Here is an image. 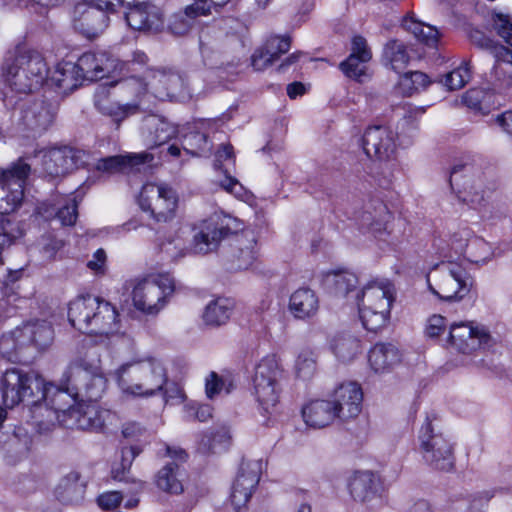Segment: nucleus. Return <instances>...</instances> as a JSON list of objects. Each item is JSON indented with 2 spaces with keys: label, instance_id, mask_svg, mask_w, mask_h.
I'll use <instances>...</instances> for the list:
<instances>
[{
  "label": "nucleus",
  "instance_id": "nucleus-52",
  "mask_svg": "<svg viewBox=\"0 0 512 512\" xmlns=\"http://www.w3.org/2000/svg\"><path fill=\"white\" fill-rule=\"evenodd\" d=\"M471 78L469 62H463L458 68L444 75L441 82L449 90L462 88Z\"/></svg>",
  "mask_w": 512,
  "mask_h": 512
},
{
  "label": "nucleus",
  "instance_id": "nucleus-50",
  "mask_svg": "<svg viewBox=\"0 0 512 512\" xmlns=\"http://www.w3.org/2000/svg\"><path fill=\"white\" fill-rule=\"evenodd\" d=\"M142 452V447L138 445H130L124 447L121 451L120 466L113 467L112 476L115 480L128 482L126 474L132 465L133 460Z\"/></svg>",
  "mask_w": 512,
  "mask_h": 512
},
{
  "label": "nucleus",
  "instance_id": "nucleus-10",
  "mask_svg": "<svg viewBox=\"0 0 512 512\" xmlns=\"http://www.w3.org/2000/svg\"><path fill=\"white\" fill-rule=\"evenodd\" d=\"M56 107L46 99L24 103L14 114L15 134L25 138H37L53 124Z\"/></svg>",
  "mask_w": 512,
  "mask_h": 512
},
{
  "label": "nucleus",
  "instance_id": "nucleus-13",
  "mask_svg": "<svg viewBox=\"0 0 512 512\" xmlns=\"http://www.w3.org/2000/svg\"><path fill=\"white\" fill-rule=\"evenodd\" d=\"M54 339V330L50 322L35 320L25 322L4 334L1 345L4 349L21 350L33 346L42 350L51 345Z\"/></svg>",
  "mask_w": 512,
  "mask_h": 512
},
{
  "label": "nucleus",
  "instance_id": "nucleus-58",
  "mask_svg": "<svg viewBox=\"0 0 512 512\" xmlns=\"http://www.w3.org/2000/svg\"><path fill=\"white\" fill-rule=\"evenodd\" d=\"M473 236L474 233L469 228L465 227L457 230L451 235L449 240L451 250H453L457 255L465 256L469 242Z\"/></svg>",
  "mask_w": 512,
  "mask_h": 512
},
{
  "label": "nucleus",
  "instance_id": "nucleus-41",
  "mask_svg": "<svg viewBox=\"0 0 512 512\" xmlns=\"http://www.w3.org/2000/svg\"><path fill=\"white\" fill-rule=\"evenodd\" d=\"M179 196L171 187L162 185V222L170 224V228L177 233L179 230Z\"/></svg>",
  "mask_w": 512,
  "mask_h": 512
},
{
  "label": "nucleus",
  "instance_id": "nucleus-31",
  "mask_svg": "<svg viewBox=\"0 0 512 512\" xmlns=\"http://www.w3.org/2000/svg\"><path fill=\"white\" fill-rule=\"evenodd\" d=\"M43 214L46 217L54 215L63 226L74 225L78 216L75 196H57L49 203H44Z\"/></svg>",
  "mask_w": 512,
  "mask_h": 512
},
{
  "label": "nucleus",
  "instance_id": "nucleus-29",
  "mask_svg": "<svg viewBox=\"0 0 512 512\" xmlns=\"http://www.w3.org/2000/svg\"><path fill=\"white\" fill-rule=\"evenodd\" d=\"M257 241L253 234L237 235L231 248L232 269H248L256 260Z\"/></svg>",
  "mask_w": 512,
  "mask_h": 512
},
{
  "label": "nucleus",
  "instance_id": "nucleus-27",
  "mask_svg": "<svg viewBox=\"0 0 512 512\" xmlns=\"http://www.w3.org/2000/svg\"><path fill=\"white\" fill-rule=\"evenodd\" d=\"M357 284L358 277L346 270L328 272L323 278V285L330 294L353 302L358 293L356 292Z\"/></svg>",
  "mask_w": 512,
  "mask_h": 512
},
{
  "label": "nucleus",
  "instance_id": "nucleus-40",
  "mask_svg": "<svg viewBox=\"0 0 512 512\" xmlns=\"http://www.w3.org/2000/svg\"><path fill=\"white\" fill-rule=\"evenodd\" d=\"M494 495V490H484L454 499L450 505V512H482L480 508L486 505Z\"/></svg>",
  "mask_w": 512,
  "mask_h": 512
},
{
  "label": "nucleus",
  "instance_id": "nucleus-37",
  "mask_svg": "<svg viewBox=\"0 0 512 512\" xmlns=\"http://www.w3.org/2000/svg\"><path fill=\"white\" fill-rule=\"evenodd\" d=\"M162 88L166 91V98L171 102H181L191 97L186 79L178 71L162 69Z\"/></svg>",
  "mask_w": 512,
  "mask_h": 512
},
{
  "label": "nucleus",
  "instance_id": "nucleus-51",
  "mask_svg": "<svg viewBox=\"0 0 512 512\" xmlns=\"http://www.w3.org/2000/svg\"><path fill=\"white\" fill-rule=\"evenodd\" d=\"M162 398L166 405H179L186 400V394L177 380H171L165 376L162 381Z\"/></svg>",
  "mask_w": 512,
  "mask_h": 512
},
{
  "label": "nucleus",
  "instance_id": "nucleus-38",
  "mask_svg": "<svg viewBox=\"0 0 512 512\" xmlns=\"http://www.w3.org/2000/svg\"><path fill=\"white\" fill-rule=\"evenodd\" d=\"M109 90L106 87H99L94 95V104L103 114L113 116L116 120H121L129 114L135 113L136 105H119L112 103L108 99Z\"/></svg>",
  "mask_w": 512,
  "mask_h": 512
},
{
  "label": "nucleus",
  "instance_id": "nucleus-33",
  "mask_svg": "<svg viewBox=\"0 0 512 512\" xmlns=\"http://www.w3.org/2000/svg\"><path fill=\"white\" fill-rule=\"evenodd\" d=\"M400 360L398 348L391 343H376L368 354L369 364L376 373L389 371Z\"/></svg>",
  "mask_w": 512,
  "mask_h": 512
},
{
  "label": "nucleus",
  "instance_id": "nucleus-14",
  "mask_svg": "<svg viewBox=\"0 0 512 512\" xmlns=\"http://www.w3.org/2000/svg\"><path fill=\"white\" fill-rule=\"evenodd\" d=\"M442 274L439 289L429 285L430 291L439 299L459 302L468 296L474 287V278L460 265L451 261L437 265Z\"/></svg>",
  "mask_w": 512,
  "mask_h": 512
},
{
  "label": "nucleus",
  "instance_id": "nucleus-25",
  "mask_svg": "<svg viewBox=\"0 0 512 512\" xmlns=\"http://www.w3.org/2000/svg\"><path fill=\"white\" fill-rule=\"evenodd\" d=\"M210 14V7L206 5V1L195 0L194 3L186 6L183 12H177L170 17L167 29L173 35L184 36L192 28L195 18Z\"/></svg>",
  "mask_w": 512,
  "mask_h": 512
},
{
  "label": "nucleus",
  "instance_id": "nucleus-54",
  "mask_svg": "<svg viewBox=\"0 0 512 512\" xmlns=\"http://www.w3.org/2000/svg\"><path fill=\"white\" fill-rule=\"evenodd\" d=\"M489 53L494 58V66L492 72L494 73L495 77L501 78L506 74V72L501 71L503 64H507L512 68V50L504 45L495 44L494 46L490 47Z\"/></svg>",
  "mask_w": 512,
  "mask_h": 512
},
{
  "label": "nucleus",
  "instance_id": "nucleus-36",
  "mask_svg": "<svg viewBox=\"0 0 512 512\" xmlns=\"http://www.w3.org/2000/svg\"><path fill=\"white\" fill-rule=\"evenodd\" d=\"M132 369V373L135 376H139L141 374H153V369L151 367L150 363H136V364H125L122 365L118 370V382L122 390L126 393H130L135 396H151L153 395L157 390H160V385H156L154 388H146L144 389V384H135V385H128L124 374L127 372L128 369Z\"/></svg>",
  "mask_w": 512,
  "mask_h": 512
},
{
  "label": "nucleus",
  "instance_id": "nucleus-57",
  "mask_svg": "<svg viewBox=\"0 0 512 512\" xmlns=\"http://www.w3.org/2000/svg\"><path fill=\"white\" fill-rule=\"evenodd\" d=\"M291 39L288 36H271L265 43L263 49L276 61L282 54L289 51Z\"/></svg>",
  "mask_w": 512,
  "mask_h": 512
},
{
  "label": "nucleus",
  "instance_id": "nucleus-28",
  "mask_svg": "<svg viewBox=\"0 0 512 512\" xmlns=\"http://www.w3.org/2000/svg\"><path fill=\"white\" fill-rule=\"evenodd\" d=\"M379 479L370 471L356 472L349 481L351 496L363 503L378 499Z\"/></svg>",
  "mask_w": 512,
  "mask_h": 512
},
{
  "label": "nucleus",
  "instance_id": "nucleus-20",
  "mask_svg": "<svg viewBox=\"0 0 512 512\" xmlns=\"http://www.w3.org/2000/svg\"><path fill=\"white\" fill-rule=\"evenodd\" d=\"M362 146L369 158L389 161L396 150L395 134L387 126H370L363 134Z\"/></svg>",
  "mask_w": 512,
  "mask_h": 512
},
{
  "label": "nucleus",
  "instance_id": "nucleus-34",
  "mask_svg": "<svg viewBox=\"0 0 512 512\" xmlns=\"http://www.w3.org/2000/svg\"><path fill=\"white\" fill-rule=\"evenodd\" d=\"M333 404L328 400H315L302 409V416L305 423L313 428L328 426L337 418Z\"/></svg>",
  "mask_w": 512,
  "mask_h": 512
},
{
  "label": "nucleus",
  "instance_id": "nucleus-3",
  "mask_svg": "<svg viewBox=\"0 0 512 512\" xmlns=\"http://www.w3.org/2000/svg\"><path fill=\"white\" fill-rule=\"evenodd\" d=\"M493 170L485 169L480 158L467 159L453 166L449 182L459 200L473 209L487 202L488 193L496 188Z\"/></svg>",
  "mask_w": 512,
  "mask_h": 512
},
{
  "label": "nucleus",
  "instance_id": "nucleus-49",
  "mask_svg": "<svg viewBox=\"0 0 512 512\" xmlns=\"http://www.w3.org/2000/svg\"><path fill=\"white\" fill-rule=\"evenodd\" d=\"M160 198V185L157 183L148 182L145 183L142 187V190L139 195V205L140 208L147 212L149 217L154 220L155 223L158 222V217L152 208L153 203L157 202Z\"/></svg>",
  "mask_w": 512,
  "mask_h": 512
},
{
  "label": "nucleus",
  "instance_id": "nucleus-42",
  "mask_svg": "<svg viewBox=\"0 0 512 512\" xmlns=\"http://www.w3.org/2000/svg\"><path fill=\"white\" fill-rule=\"evenodd\" d=\"M331 348L338 360L352 361L360 349V341L351 334H340L334 337Z\"/></svg>",
  "mask_w": 512,
  "mask_h": 512
},
{
  "label": "nucleus",
  "instance_id": "nucleus-44",
  "mask_svg": "<svg viewBox=\"0 0 512 512\" xmlns=\"http://www.w3.org/2000/svg\"><path fill=\"white\" fill-rule=\"evenodd\" d=\"M495 256L492 246L482 237L473 236L469 242L465 258L475 264H486Z\"/></svg>",
  "mask_w": 512,
  "mask_h": 512
},
{
  "label": "nucleus",
  "instance_id": "nucleus-9",
  "mask_svg": "<svg viewBox=\"0 0 512 512\" xmlns=\"http://www.w3.org/2000/svg\"><path fill=\"white\" fill-rule=\"evenodd\" d=\"M44 379L38 373L18 368L5 371L1 379L2 400L6 408L27 402L35 409Z\"/></svg>",
  "mask_w": 512,
  "mask_h": 512
},
{
  "label": "nucleus",
  "instance_id": "nucleus-23",
  "mask_svg": "<svg viewBox=\"0 0 512 512\" xmlns=\"http://www.w3.org/2000/svg\"><path fill=\"white\" fill-rule=\"evenodd\" d=\"M111 417V412L96 402H79L77 409L71 410V420L82 430L100 431Z\"/></svg>",
  "mask_w": 512,
  "mask_h": 512
},
{
  "label": "nucleus",
  "instance_id": "nucleus-15",
  "mask_svg": "<svg viewBox=\"0 0 512 512\" xmlns=\"http://www.w3.org/2000/svg\"><path fill=\"white\" fill-rule=\"evenodd\" d=\"M448 342L460 353L470 354L478 349L490 348L494 339L485 325L461 321L450 325Z\"/></svg>",
  "mask_w": 512,
  "mask_h": 512
},
{
  "label": "nucleus",
  "instance_id": "nucleus-5",
  "mask_svg": "<svg viewBox=\"0 0 512 512\" xmlns=\"http://www.w3.org/2000/svg\"><path fill=\"white\" fill-rule=\"evenodd\" d=\"M48 68L42 55L34 50L19 48L15 57L6 60L2 77L11 90L28 93L38 89L47 79Z\"/></svg>",
  "mask_w": 512,
  "mask_h": 512
},
{
  "label": "nucleus",
  "instance_id": "nucleus-21",
  "mask_svg": "<svg viewBox=\"0 0 512 512\" xmlns=\"http://www.w3.org/2000/svg\"><path fill=\"white\" fill-rule=\"evenodd\" d=\"M155 156L149 151L126 153L101 158L96 169L107 173H135L153 167Z\"/></svg>",
  "mask_w": 512,
  "mask_h": 512
},
{
  "label": "nucleus",
  "instance_id": "nucleus-1",
  "mask_svg": "<svg viewBox=\"0 0 512 512\" xmlns=\"http://www.w3.org/2000/svg\"><path fill=\"white\" fill-rule=\"evenodd\" d=\"M30 171L31 166L24 157L8 169L0 170V265L3 264V252L23 235L20 224L6 215L21 205Z\"/></svg>",
  "mask_w": 512,
  "mask_h": 512
},
{
  "label": "nucleus",
  "instance_id": "nucleus-11",
  "mask_svg": "<svg viewBox=\"0 0 512 512\" xmlns=\"http://www.w3.org/2000/svg\"><path fill=\"white\" fill-rule=\"evenodd\" d=\"M113 7L114 4L107 0H81L73 10L74 29L87 38L97 37L108 27V12Z\"/></svg>",
  "mask_w": 512,
  "mask_h": 512
},
{
  "label": "nucleus",
  "instance_id": "nucleus-19",
  "mask_svg": "<svg viewBox=\"0 0 512 512\" xmlns=\"http://www.w3.org/2000/svg\"><path fill=\"white\" fill-rule=\"evenodd\" d=\"M261 475V462H242L236 480L233 483L230 500L236 512H242L252 496Z\"/></svg>",
  "mask_w": 512,
  "mask_h": 512
},
{
  "label": "nucleus",
  "instance_id": "nucleus-56",
  "mask_svg": "<svg viewBox=\"0 0 512 512\" xmlns=\"http://www.w3.org/2000/svg\"><path fill=\"white\" fill-rule=\"evenodd\" d=\"M122 435L125 439L135 442L134 445L141 446L142 449L150 442V434L139 423L128 422L122 427Z\"/></svg>",
  "mask_w": 512,
  "mask_h": 512
},
{
  "label": "nucleus",
  "instance_id": "nucleus-48",
  "mask_svg": "<svg viewBox=\"0 0 512 512\" xmlns=\"http://www.w3.org/2000/svg\"><path fill=\"white\" fill-rule=\"evenodd\" d=\"M229 438V432L225 427L219 429L209 428L198 435L197 451L201 454L211 453L216 442H222Z\"/></svg>",
  "mask_w": 512,
  "mask_h": 512
},
{
  "label": "nucleus",
  "instance_id": "nucleus-4",
  "mask_svg": "<svg viewBox=\"0 0 512 512\" xmlns=\"http://www.w3.org/2000/svg\"><path fill=\"white\" fill-rule=\"evenodd\" d=\"M78 400L76 391L71 384L66 383L64 376L60 386L46 383L44 380L39 402L35 409H32L33 425L39 433L49 431L57 423L68 425L65 417L71 419V410L77 409Z\"/></svg>",
  "mask_w": 512,
  "mask_h": 512
},
{
  "label": "nucleus",
  "instance_id": "nucleus-26",
  "mask_svg": "<svg viewBox=\"0 0 512 512\" xmlns=\"http://www.w3.org/2000/svg\"><path fill=\"white\" fill-rule=\"evenodd\" d=\"M81 74L83 81H96L102 79L113 68L112 61L106 52H87L74 63Z\"/></svg>",
  "mask_w": 512,
  "mask_h": 512
},
{
  "label": "nucleus",
  "instance_id": "nucleus-61",
  "mask_svg": "<svg viewBox=\"0 0 512 512\" xmlns=\"http://www.w3.org/2000/svg\"><path fill=\"white\" fill-rule=\"evenodd\" d=\"M295 369L298 377L309 379L316 369V364L312 357L303 353L297 357Z\"/></svg>",
  "mask_w": 512,
  "mask_h": 512
},
{
  "label": "nucleus",
  "instance_id": "nucleus-60",
  "mask_svg": "<svg viewBox=\"0 0 512 512\" xmlns=\"http://www.w3.org/2000/svg\"><path fill=\"white\" fill-rule=\"evenodd\" d=\"M386 210V206L380 203L377 216L365 211L361 217V227L372 232H380L383 224L382 214H386Z\"/></svg>",
  "mask_w": 512,
  "mask_h": 512
},
{
  "label": "nucleus",
  "instance_id": "nucleus-6",
  "mask_svg": "<svg viewBox=\"0 0 512 512\" xmlns=\"http://www.w3.org/2000/svg\"><path fill=\"white\" fill-rule=\"evenodd\" d=\"M65 381L72 385L80 402H96L106 389V379L100 372V355L96 348L74 358L64 372Z\"/></svg>",
  "mask_w": 512,
  "mask_h": 512
},
{
  "label": "nucleus",
  "instance_id": "nucleus-22",
  "mask_svg": "<svg viewBox=\"0 0 512 512\" xmlns=\"http://www.w3.org/2000/svg\"><path fill=\"white\" fill-rule=\"evenodd\" d=\"M363 392L354 382L342 383L335 390L330 401L337 412V418L347 421L357 417L362 409Z\"/></svg>",
  "mask_w": 512,
  "mask_h": 512
},
{
  "label": "nucleus",
  "instance_id": "nucleus-43",
  "mask_svg": "<svg viewBox=\"0 0 512 512\" xmlns=\"http://www.w3.org/2000/svg\"><path fill=\"white\" fill-rule=\"evenodd\" d=\"M383 57L387 60L392 69L400 73L409 63L410 56L406 46L399 40H389L384 46Z\"/></svg>",
  "mask_w": 512,
  "mask_h": 512
},
{
  "label": "nucleus",
  "instance_id": "nucleus-17",
  "mask_svg": "<svg viewBox=\"0 0 512 512\" xmlns=\"http://www.w3.org/2000/svg\"><path fill=\"white\" fill-rule=\"evenodd\" d=\"M232 221L231 217L217 213L202 221L193 237L195 252L207 254L215 251L221 241L232 234Z\"/></svg>",
  "mask_w": 512,
  "mask_h": 512
},
{
  "label": "nucleus",
  "instance_id": "nucleus-63",
  "mask_svg": "<svg viewBox=\"0 0 512 512\" xmlns=\"http://www.w3.org/2000/svg\"><path fill=\"white\" fill-rule=\"evenodd\" d=\"M350 55H354V57H358L362 60H371L372 52L368 47L367 41L364 37L360 35L353 37Z\"/></svg>",
  "mask_w": 512,
  "mask_h": 512
},
{
  "label": "nucleus",
  "instance_id": "nucleus-45",
  "mask_svg": "<svg viewBox=\"0 0 512 512\" xmlns=\"http://www.w3.org/2000/svg\"><path fill=\"white\" fill-rule=\"evenodd\" d=\"M403 27L407 31H410L419 41L423 42L425 45L430 47L436 46L439 39V32L435 27L426 25L408 17L404 18Z\"/></svg>",
  "mask_w": 512,
  "mask_h": 512
},
{
  "label": "nucleus",
  "instance_id": "nucleus-47",
  "mask_svg": "<svg viewBox=\"0 0 512 512\" xmlns=\"http://www.w3.org/2000/svg\"><path fill=\"white\" fill-rule=\"evenodd\" d=\"M429 77L420 71L406 72L400 76L398 86L404 95H412L420 89H425L429 85Z\"/></svg>",
  "mask_w": 512,
  "mask_h": 512
},
{
  "label": "nucleus",
  "instance_id": "nucleus-8",
  "mask_svg": "<svg viewBox=\"0 0 512 512\" xmlns=\"http://www.w3.org/2000/svg\"><path fill=\"white\" fill-rule=\"evenodd\" d=\"M434 420L427 416L418 432L419 451L431 469L451 472L455 468L454 444Z\"/></svg>",
  "mask_w": 512,
  "mask_h": 512
},
{
  "label": "nucleus",
  "instance_id": "nucleus-55",
  "mask_svg": "<svg viewBox=\"0 0 512 512\" xmlns=\"http://www.w3.org/2000/svg\"><path fill=\"white\" fill-rule=\"evenodd\" d=\"M369 61L349 55L346 60L340 63L339 68L345 76L361 81V78L366 74V64Z\"/></svg>",
  "mask_w": 512,
  "mask_h": 512
},
{
  "label": "nucleus",
  "instance_id": "nucleus-16",
  "mask_svg": "<svg viewBox=\"0 0 512 512\" xmlns=\"http://www.w3.org/2000/svg\"><path fill=\"white\" fill-rule=\"evenodd\" d=\"M189 458L185 449L176 445L165 444V459L162 467V492L169 495H181L187 482V472L184 464Z\"/></svg>",
  "mask_w": 512,
  "mask_h": 512
},
{
  "label": "nucleus",
  "instance_id": "nucleus-2",
  "mask_svg": "<svg viewBox=\"0 0 512 512\" xmlns=\"http://www.w3.org/2000/svg\"><path fill=\"white\" fill-rule=\"evenodd\" d=\"M68 320L78 331L109 337L120 331L116 308L99 297L87 295L71 301Z\"/></svg>",
  "mask_w": 512,
  "mask_h": 512
},
{
  "label": "nucleus",
  "instance_id": "nucleus-53",
  "mask_svg": "<svg viewBox=\"0 0 512 512\" xmlns=\"http://www.w3.org/2000/svg\"><path fill=\"white\" fill-rule=\"evenodd\" d=\"M127 24L134 30H151L152 24L147 12V4L144 7L136 6L131 8L126 14Z\"/></svg>",
  "mask_w": 512,
  "mask_h": 512
},
{
  "label": "nucleus",
  "instance_id": "nucleus-59",
  "mask_svg": "<svg viewBox=\"0 0 512 512\" xmlns=\"http://www.w3.org/2000/svg\"><path fill=\"white\" fill-rule=\"evenodd\" d=\"M491 21L493 29L508 44V40H512V21L510 16L503 13H493Z\"/></svg>",
  "mask_w": 512,
  "mask_h": 512
},
{
  "label": "nucleus",
  "instance_id": "nucleus-32",
  "mask_svg": "<svg viewBox=\"0 0 512 512\" xmlns=\"http://www.w3.org/2000/svg\"><path fill=\"white\" fill-rule=\"evenodd\" d=\"M50 81L62 93L67 94L78 88L83 82V74L79 72L74 62L58 63L50 76Z\"/></svg>",
  "mask_w": 512,
  "mask_h": 512
},
{
  "label": "nucleus",
  "instance_id": "nucleus-12",
  "mask_svg": "<svg viewBox=\"0 0 512 512\" xmlns=\"http://www.w3.org/2000/svg\"><path fill=\"white\" fill-rule=\"evenodd\" d=\"M281 377L282 370L275 356L263 358L255 368L254 391L259 405L266 413H272L279 402Z\"/></svg>",
  "mask_w": 512,
  "mask_h": 512
},
{
  "label": "nucleus",
  "instance_id": "nucleus-62",
  "mask_svg": "<svg viewBox=\"0 0 512 512\" xmlns=\"http://www.w3.org/2000/svg\"><path fill=\"white\" fill-rule=\"evenodd\" d=\"M446 318L441 315L431 316L425 328V334L430 339H437L446 330Z\"/></svg>",
  "mask_w": 512,
  "mask_h": 512
},
{
  "label": "nucleus",
  "instance_id": "nucleus-24",
  "mask_svg": "<svg viewBox=\"0 0 512 512\" xmlns=\"http://www.w3.org/2000/svg\"><path fill=\"white\" fill-rule=\"evenodd\" d=\"M87 483L80 473L71 471L63 476L54 489L56 499L65 505H80L86 494Z\"/></svg>",
  "mask_w": 512,
  "mask_h": 512
},
{
  "label": "nucleus",
  "instance_id": "nucleus-30",
  "mask_svg": "<svg viewBox=\"0 0 512 512\" xmlns=\"http://www.w3.org/2000/svg\"><path fill=\"white\" fill-rule=\"evenodd\" d=\"M160 302V284L155 280L144 279L133 289L134 306L143 312L156 313Z\"/></svg>",
  "mask_w": 512,
  "mask_h": 512
},
{
  "label": "nucleus",
  "instance_id": "nucleus-46",
  "mask_svg": "<svg viewBox=\"0 0 512 512\" xmlns=\"http://www.w3.org/2000/svg\"><path fill=\"white\" fill-rule=\"evenodd\" d=\"M181 147L192 156H202L208 154L211 150L207 135L198 131H191L183 135Z\"/></svg>",
  "mask_w": 512,
  "mask_h": 512
},
{
  "label": "nucleus",
  "instance_id": "nucleus-7",
  "mask_svg": "<svg viewBox=\"0 0 512 512\" xmlns=\"http://www.w3.org/2000/svg\"><path fill=\"white\" fill-rule=\"evenodd\" d=\"M393 300L394 287L388 281L370 282L355 295L354 302L366 330L377 332L387 324Z\"/></svg>",
  "mask_w": 512,
  "mask_h": 512
},
{
  "label": "nucleus",
  "instance_id": "nucleus-39",
  "mask_svg": "<svg viewBox=\"0 0 512 512\" xmlns=\"http://www.w3.org/2000/svg\"><path fill=\"white\" fill-rule=\"evenodd\" d=\"M232 312L228 299L218 298L205 307L202 318L206 325L218 327L227 323Z\"/></svg>",
  "mask_w": 512,
  "mask_h": 512
},
{
  "label": "nucleus",
  "instance_id": "nucleus-64",
  "mask_svg": "<svg viewBox=\"0 0 512 512\" xmlns=\"http://www.w3.org/2000/svg\"><path fill=\"white\" fill-rule=\"evenodd\" d=\"M123 499V493L119 491H110L101 494L98 499V505L104 510L116 508Z\"/></svg>",
  "mask_w": 512,
  "mask_h": 512
},
{
  "label": "nucleus",
  "instance_id": "nucleus-18",
  "mask_svg": "<svg viewBox=\"0 0 512 512\" xmlns=\"http://www.w3.org/2000/svg\"><path fill=\"white\" fill-rule=\"evenodd\" d=\"M41 153L42 172L50 177L63 176L86 163V153L70 147L53 148Z\"/></svg>",
  "mask_w": 512,
  "mask_h": 512
},
{
  "label": "nucleus",
  "instance_id": "nucleus-35",
  "mask_svg": "<svg viewBox=\"0 0 512 512\" xmlns=\"http://www.w3.org/2000/svg\"><path fill=\"white\" fill-rule=\"evenodd\" d=\"M319 308L318 298L310 288H300L292 293L289 309L294 317L306 319L314 316Z\"/></svg>",
  "mask_w": 512,
  "mask_h": 512
}]
</instances>
